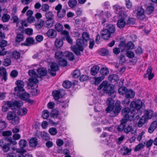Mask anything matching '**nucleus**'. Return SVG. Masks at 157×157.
Returning <instances> with one entry per match:
<instances>
[{
	"label": "nucleus",
	"instance_id": "f257e3e1",
	"mask_svg": "<svg viewBox=\"0 0 157 157\" xmlns=\"http://www.w3.org/2000/svg\"><path fill=\"white\" fill-rule=\"evenodd\" d=\"M82 38L84 40L81 39H78L76 40V46H72L71 47V50L77 55H80L81 51L83 50V46L85 45V41L86 42L90 38L89 34L86 32H84L82 34Z\"/></svg>",
	"mask_w": 157,
	"mask_h": 157
},
{
	"label": "nucleus",
	"instance_id": "f03ea898",
	"mask_svg": "<svg viewBox=\"0 0 157 157\" xmlns=\"http://www.w3.org/2000/svg\"><path fill=\"white\" fill-rule=\"evenodd\" d=\"M114 10V12L118 14V16L121 17V18L119 20L117 23V27L120 28L124 27L126 24L124 19L127 16L122 10V7L118 4H116L113 6Z\"/></svg>",
	"mask_w": 157,
	"mask_h": 157
},
{
	"label": "nucleus",
	"instance_id": "7ed1b4c3",
	"mask_svg": "<svg viewBox=\"0 0 157 157\" xmlns=\"http://www.w3.org/2000/svg\"><path fill=\"white\" fill-rule=\"evenodd\" d=\"M114 101L113 98H109L106 101V104L108 107L105 110L107 113H110L113 109V112L115 117L119 112L121 109V106L120 105L121 102L120 101H117L114 106Z\"/></svg>",
	"mask_w": 157,
	"mask_h": 157
},
{
	"label": "nucleus",
	"instance_id": "20e7f679",
	"mask_svg": "<svg viewBox=\"0 0 157 157\" xmlns=\"http://www.w3.org/2000/svg\"><path fill=\"white\" fill-rule=\"evenodd\" d=\"M63 25L60 23H57L55 25V29L58 32H60L63 35L62 38L66 40L69 44H73V40L70 36L69 32L66 30H63Z\"/></svg>",
	"mask_w": 157,
	"mask_h": 157
},
{
	"label": "nucleus",
	"instance_id": "39448f33",
	"mask_svg": "<svg viewBox=\"0 0 157 157\" xmlns=\"http://www.w3.org/2000/svg\"><path fill=\"white\" fill-rule=\"evenodd\" d=\"M4 105L2 106V110L3 112H6L9 108L13 110H16L20 107L23 105L21 101H15L14 102L10 101H4Z\"/></svg>",
	"mask_w": 157,
	"mask_h": 157
},
{
	"label": "nucleus",
	"instance_id": "423d86ee",
	"mask_svg": "<svg viewBox=\"0 0 157 157\" xmlns=\"http://www.w3.org/2000/svg\"><path fill=\"white\" fill-rule=\"evenodd\" d=\"M115 31V26L112 24H109L106 28L103 29L101 32V37L104 40H109L111 37V35Z\"/></svg>",
	"mask_w": 157,
	"mask_h": 157
},
{
	"label": "nucleus",
	"instance_id": "0eeeda50",
	"mask_svg": "<svg viewBox=\"0 0 157 157\" xmlns=\"http://www.w3.org/2000/svg\"><path fill=\"white\" fill-rule=\"evenodd\" d=\"M114 88L113 85L109 84L107 81H103L98 87V89L100 90L102 88L105 92L109 93L112 92Z\"/></svg>",
	"mask_w": 157,
	"mask_h": 157
},
{
	"label": "nucleus",
	"instance_id": "6e6552de",
	"mask_svg": "<svg viewBox=\"0 0 157 157\" xmlns=\"http://www.w3.org/2000/svg\"><path fill=\"white\" fill-rule=\"evenodd\" d=\"M8 137H6L0 140V146L2 151L4 152H7L10 150Z\"/></svg>",
	"mask_w": 157,
	"mask_h": 157
},
{
	"label": "nucleus",
	"instance_id": "1a4fd4ad",
	"mask_svg": "<svg viewBox=\"0 0 157 157\" xmlns=\"http://www.w3.org/2000/svg\"><path fill=\"white\" fill-rule=\"evenodd\" d=\"M29 74L32 78L29 79V85L32 86L33 84L36 85V84L38 83V80L36 78L38 76L33 70H29Z\"/></svg>",
	"mask_w": 157,
	"mask_h": 157
},
{
	"label": "nucleus",
	"instance_id": "9d476101",
	"mask_svg": "<svg viewBox=\"0 0 157 157\" xmlns=\"http://www.w3.org/2000/svg\"><path fill=\"white\" fill-rule=\"evenodd\" d=\"M18 144L20 148L17 149V152L19 153H24L26 152V150L24 148H25L27 145V141L25 140L22 139L19 141Z\"/></svg>",
	"mask_w": 157,
	"mask_h": 157
},
{
	"label": "nucleus",
	"instance_id": "9b49d317",
	"mask_svg": "<svg viewBox=\"0 0 157 157\" xmlns=\"http://www.w3.org/2000/svg\"><path fill=\"white\" fill-rule=\"evenodd\" d=\"M55 10L57 11V14L59 18H62L65 16L66 10L62 9V6L61 4L57 5L55 7Z\"/></svg>",
	"mask_w": 157,
	"mask_h": 157
},
{
	"label": "nucleus",
	"instance_id": "f8f14e48",
	"mask_svg": "<svg viewBox=\"0 0 157 157\" xmlns=\"http://www.w3.org/2000/svg\"><path fill=\"white\" fill-rule=\"evenodd\" d=\"M143 103L140 100H137L136 101H133L131 102L130 107L131 109L134 111L136 109L138 110L143 105Z\"/></svg>",
	"mask_w": 157,
	"mask_h": 157
},
{
	"label": "nucleus",
	"instance_id": "ddd939ff",
	"mask_svg": "<svg viewBox=\"0 0 157 157\" xmlns=\"http://www.w3.org/2000/svg\"><path fill=\"white\" fill-rule=\"evenodd\" d=\"M134 12L136 13V16L138 19L142 20L145 18L144 10L141 7H140L136 9L134 11Z\"/></svg>",
	"mask_w": 157,
	"mask_h": 157
},
{
	"label": "nucleus",
	"instance_id": "4468645a",
	"mask_svg": "<svg viewBox=\"0 0 157 157\" xmlns=\"http://www.w3.org/2000/svg\"><path fill=\"white\" fill-rule=\"evenodd\" d=\"M17 96L21 99L27 101L29 98V94L25 92V90L23 91H19L17 92Z\"/></svg>",
	"mask_w": 157,
	"mask_h": 157
},
{
	"label": "nucleus",
	"instance_id": "2eb2a0df",
	"mask_svg": "<svg viewBox=\"0 0 157 157\" xmlns=\"http://www.w3.org/2000/svg\"><path fill=\"white\" fill-rule=\"evenodd\" d=\"M17 86L14 88V91L17 92L19 91H23L24 89L23 87L24 86V82L22 80H17L15 83Z\"/></svg>",
	"mask_w": 157,
	"mask_h": 157
},
{
	"label": "nucleus",
	"instance_id": "dca6fc26",
	"mask_svg": "<svg viewBox=\"0 0 157 157\" xmlns=\"http://www.w3.org/2000/svg\"><path fill=\"white\" fill-rule=\"evenodd\" d=\"M65 94V92L63 90H55L52 92V95L55 99L58 100L62 97Z\"/></svg>",
	"mask_w": 157,
	"mask_h": 157
},
{
	"label": "nucleus",
	"instance_id": "f3484780",
	"mask_svg": "<svg viewBox=\"0 0 157 157\" xmlns=\"http://www.w3.org/2000/svg\"><path fill=\"white\" fill-rule=\"evenodd\" d=\"M58 65L54 63H52L50 66V68L48 70V72L50 74L55 76L56 75V71L59 69Z\"/></svg>",
	"mask_w": 157,
	"mask_h": 157
},
{
	"label": "nucleus",
	"instance_id": "a211bd4d",
	"mask_svg": "<svg viewBox=\"0 0 157 157\" xmlns=\"http://www.w3.org/2000/svg\"><path fill=\"white\" fill-rule=\"evenodd\" d=\"M7 42L5 40H3L0 42V56H4L7 54V52L4 51V47L7 45Z\"/></svg>",
	"mask_w": 157,
	"mask_h": 157
},
{
	"label": "nucleus",
	"instance_id": "6ab92c4d",
	"mask_svg": "<svg viewBox=\"0 0 157 157\" xmlns=\"http://www.w3.org/2000/svg\"><path fill=\"white\" fill-rule=\"evenodd\" d=\"M156 118L157 117V113L154 112L151 110H145L144 115L142 118Z\"/></svg>",
	"mask_w": 157,
	"mask_h": 157
},
{
	"label": "nucleus",
	"instance_id": "aec40b11",
	"mask_svg": "<svg viewBox=\"0 0 157 157\" xmlns=\"http://www.w3.org/2000/svg\"><path fill=\"white\" fill-rule=\"evenodd\" d=\"M122 114L124 116V118H129L131 117H133L134 116L131 115L130 113H132V112H130L129 109L128 108H125L122 110Z\"/></svg>",
	"mask_w": 157,
	"mask_h": 157
},
{
	"label": "nucleus",
	"instance_id": "412c9836",
	"mask_svg": "<svg viewBox=\"0 0 157 157\" xmlns=\"http://www.w3.org/2000/svg\"><path fill=\"white\" fill-rule=\"evenodd\" d=\"M46 34L48 37L53 38L56 37L57 33L55 29H50L47 32Z\"/></svg>",
	"mask_w": 157,
	"mask_h": 157
},
{
	"label": "nucleus",
	"instance_id": "4be33fe9",
	"mask_svg": "<svg viewBox=\"0 0 157 157\" xmlns=\"http://www.w3.org/2000/svg\"><path fill=\"white\" fill-rule=\"evenodd\" d=\"M156 125H157V121H155L152 122L148 128V132L150 133H152L154 130L156 129Z\"/></svg>",
	"mask_w": 157,
	"mask_h": 157
},
{
	"label": "nucleus",
	"instance_id": "5701e85b",
	"mask_svg": "<svg viewBox=\"0 0 157 157\" xmlns=\"http://www.w3.org/2000/svg\"><path fill=\"white\" fill-rule=\"evenodd\" d=\"M152 69L151 67H150L147 70V73L145 75V77H148L149 80L151 79L154 77V75L152 73Z\"/></svg>",
	"mask_w": 157,
	"mask_h": 157
},
{
	"label": "nucleus",
	"instance_id": "b1692460",
	"mask_svg": "<svg viewBox=\"0 0 157 157\" xmlns=\"http://www.w3.org/2000/svg\"><path fill=\"white\" fill-rule=\"evenodd\" d=\"M46 21L44 22V26L48 28L52 27L54 23V19H46Z\"/></svg>",
	"mask_w": 157,
	"mask_h": 157
},
{
	"label": "nucleus",
	"instance_id": "393cba45",
	"mask_svg": "<svg viewBox=\"0 0 157 157\" xmlns=\"http://www.w3.org/2000/svg\"><path fill=\"white\" fill-rule=\"evenodd\" d=\"M55 57L57 61H59L64 57L62 52L60 51H57L55 53Z\"/></svg>",
	"mask_w": 157,
	"mask_h": 157
},
{
	"label": "nucleus",
	"instance_id": "a878e982",
	"mask_svg": "<svg viewBox=\"0 0 157 157\" xmlns=\"http://www.w3.org/2000/svg\"><path fill=\"white\" fill-rule=\"evenodd\" d=\"M135 95V92L131 90H129L126 93L125 97L127 98H133Z\"/></svg>",
	"mask_w": 157,
	"mask_h": 157
},
{
	"label": "nucleus",
	"instance_id": "bb28decb",
	"mask_svg": "<svg viewBox=\"0 0 157 157\" xmlns=\"http://www.w3.org/2000/svg\"><path fill=\"white\" fill-rule=\"evenodd\" d=\"M132 150L131 149H129L126 147H124L121 149V153L123 155H125L130 152Z\"/></svg>",
	"mask_w": 157,
	"mask_h": 157
},
{
	"label": "nucleus",
	"instance_id": "cd10ccee",
	"mask_svg": "<svg viewBox=\"0 0 157 157\" xmlns=\"http://www.w3.org/2000/svg\"><path fill=\"white\" fill-rule=\"evenodd\" d=\"M38 144V140L36 138H32L29 141V145L31 147H36Z\"/></svg>",
	"mask_w": 157,
	"mask_h": 157
},
{
	"label": "nucleus",
	"instance_id": "c85d7f7f",
	"mask_svg": "<svg viewBox=\"0 0 157 157\" xmlns=\"http://www.w3.org/2000/svg\"><path fill=\"white\" fill-rule=\"evenodd\" d=\"M63 40L60 39H56L55 42V45L57 48H60L63 44Z\"/></svg>",
	"mask_w": 157,
	"mask_h": 157
},
{
	"label": "nucleus",
	"instance_id": "c756f323",
	"mask_svg": "<svg viewBox=\"0 0 157 157\" xmlns=\"http://www.w3.org/2000/svg\"><path fill=\"white\" fill-rule=\"evenodd\" d=\"M45 16L46 19H54V15L51 11H49L46 12Z\"/></svg>",
	"mask_w": 157,
	"mask_h": 157
},
{
	"label": "nucleus",
	"instance_id": "7c9ffc66",
	"mask_svg": "<svg viewBox=\"0 0 157 157\" xmlns=\"http://www.w3.org/2000/svg\"><path fill=\"white\" fill-rule=\"evenodd\" d=\"M77 2L76 0H69L68 2V6L71 8L75 7L77 5Z\"/></svg>",
	"mask_w": 157,
	"mask_h": 157
},
{
	"label": "nucleus",
	"instance_id": "2f4dec72",
	"mask_svg": "<svg viewBox=\"0 0 157 157\" xmlns=\"http://www.w3.org/2000/svg\"><path fill=\"white\" fill-rule=\"evenodd\" d=\"M38 74L41 76L45 75L47 73V71L44 68H40L37 70Z\"/></svg>",
	"mask_w": 157,
	"mask_h": 157
},
{
	"label": "nucleus",
	"instance_id": "473e14b6",
	"mask_svg": "<svg viewBox=\"0 0 157 157\" xmlns=\"http://www.w3.org/2000/svg\"><path fill=\"white\" fill-rule=\"evenodd\" d=\"M44 21L43 20H40L37 23H36L35 26L37 30L40 29L43 25H44Z\"/></svg>",
	"mask_w": 157,
	"mask_h": 157
},
{
	"label": "nucleus",
	"instance_id": "72a5a7b5",
	"mask_svg": "<svg viewBox=\"0 0 157 157\" xmlns=\"http://www.w3.org/2000/svg\"><path fill=\"white\" fill-rule=\"evenodd\" d=\"M27 111L28 110L26 108H22L18 111L17 113L19 115L22 116L26 114Z\"/></svg>",
	"mask_w": 157,
	"mask_h": 157
},
{
	"label": "nucleus",
	"instance_id": "f704fd0d",
	"mask_svg": "<svg viewBox=\"0 0 157 157\" xmlns=\"http://www.w3.org/2000/svg\"><path fill=\"white\" fill-rule=\"evenodd\" d=\"M64 55L69 60H72L74 59V55L71 52L67 51L65 52Z\"/></svg>",
	"mask_w": 157,
	"mask_h": 157
},
{
	"label": "nucleus",
	"instance_id": "c9c22d12",
	"mask_svg": "<svg viewBox=\"0 0 157 157\" xmlns=\"http://www.w3.org/2000/svg\"><path fill=\"white\" fill-rule=\"evenodd\" d=\"M28 86L29 87H30L32 89V90L31 91V93H32V94L33 95H36L38 94V91L36 89H35L34 88V86H35V87H37L36 84V85L34 84H32V86H30L29 85H28Z\"/></svg>",
	"mask_w": 157,
	"mask_h": 157
},
{
	"label": "nucleus",
	"instance_id": "e433bc0d",
	"mask_svg": "<svg viewBox=\"0 0 157 157\" xmlns=\"http://www.w3.org/2000/svg\"><path fill=\"white\" fill-rule=\"evenodd\" d=\"M99 69V66H94L91 69V72L92 75H96Z\"/></svg>",
	"mask_w": 157,
	"mask_h": 157
},
{
	"label": "nucleus",
	"instance_id": "4c0bfd02",
	"mask_svg": "<svg viewBox=\"0 0 157 157\" xmlns=\"http://www.w3.org/2000/svg\"><path fill=\"white\" fill-rule=\"evenodd\" d=\"M147 118H140L138 122L137 123V126L139 127H142L143 124L147 121Z\"/></svg>",
	"mask_w": 157,
	"mask_h": 157
},
{
	"label": "nucleus",
	"instance_id": "58836bf2",
	"mask_svg": "<svg viewBox=\"0 0 157 157\" xmlns=\"http://www.w3.org/2000/svg\"><path fill=\"white\" fill-rule=\"evenodd\" d=\"M101 74L102 76H104L107 75L109 74V71L108 69L106 67L102 68L100 71Z\"/></svg>",
	"mask_w": 157,
	"mask_h": 157
},
{
	"label": "nucleus",
	"instance_id": "ea45409f",
	"mask_svg": "<svg viewBox=\"0 0 157 157\" xmlns=\"http://www.w3.org/2000/svg\"><path fill=\"white\" fill-rule=\"evenodd\" d=\"M11 54L12 56V57L15 59H18L20 57V54L17 51H14L11 53H10V56H11Z\"/></svg>",
	"mask_w": 157,
	"mask_h": 157
},
{
	"label": "nucleus",
	"instance_id": "a19ab883",
	"mask_svg": "<svg viewBox=\"0 0 157 157\" xmlns=\"http://www.w3.org/2000/svg\"><path fill=\"white\" fill-rule=\"evenodd\" d=\"M10 18V15L7 14H4L2 17V20L3 22H8Z\"/></svg>",
	"mask_w": 157,
	"mask_h": 157
},
{
	"label": "nucleus",
	"instance_id": "79ce46f5",
	"mask_svg": "<svg viewBox=\"0 0 157 157\" xmlns=\"http://www.w3.org/2000/svg\"><path fill=\"white\" fill-rule=\"evenodd\" d=\"M50 9L49 6L47 4H43L41 7V10L43 12H47Z\"/></svg>",
	"mask_w": 157,
	"mask_h": 157
},
{
	"label": "nucleus",
	"instance_id": "37998d69",
	"mask_svg": "<svg viewBox=\"0 0 157 157\" xmlns=\"http://www.w3.org/2000/svg\"><path fill=\"white\" fill-rule=\"evenodd\" d=\"M118 79V77L117 75H110L109 77V80L112 82L117 81Z\"/></svg>",
	"mask_w": 157,
	"mask_h": 157
},
{
	"label": "nucleus",
	"instance_id": "c03bdc74",
	"mask_svg": "<svg viewBox=\"0 0 157 157\" xmlns=\"http://www.w3.org/2000/svg\"><path fill=\"white\" fill-rule=\"evenodd\" d=\"M10 121V122L12 124L15 125L17 124L19 122V118H8Z\"/></svg>",
	"mask_w": 157,
	"mask_h": 157
},
{
	"label": "nucleus",
	"instance_id": "a18cd8bd",
	"mask_svg": "<svg viewBox=\"0 0 157 157\" xmlns=\"http://www.w3.org/2000/svg\"><path fill=\"white\" fill-rule=\"evenodd\" d=\"M127 90L126 88L124 87H120L118 90V92L119 94L121 95L125 94L127 91Z\"/></svg>",
	"mask_w": 157,
	"mask_h": 157
},
{
	"label": "nucleus",
	"instance_id": "49530a36",
	"mask_svg": "<svg viewBox=\"0 0 157 157\" xmlns=\"http://www.w3.org/2000/svg\"><path fill=\"white\" fill-rule=\"evenodd\" d=\"M59 114L58 111L56 109H53L51 113V116L53 117H57Z\"/></svg>",
	"mask_w": 157,
	"mask_h": 157
},
{
	"label": "nucleus",
	"instance_id": "de8ad7c7",
	"mask_svg": "<svg viewBox=\"0 0 157 157\" xmlns=\"http://www.w3.org/2000/svg\"><path fill=\"white\" fill-rule=\"evenodd\" d=\"M126 56L129 58L132 59L135 56V54L132 51H126Z\"/></svg>",
	"mask_w": 157,
	"mask_h": 157
},
{
	"label": "nucleus",
	"instance_id": "09e8293b",
	"mask_svg": "<svg viewBox=\"0 0 157 157\" xmlns=\"http://www.w3.org/2000/svg\"><path fill=\"white\" fill-rule=\"evenodd\" d=\"M11 63V61L10 59H6L3 62V65L7 67L10 65Z\"/></svg>",
	"mask_w": 157,
	"mask_h": 157
},
{
	"label": "nucleus",
	"instance_id": "8fccbe9b",
	"mask_svg": "<svg viewBox=\"0 0 157 157\" xmlns=\"http://www.w3.org/2000/svg\"><path fill=\"white\" fill-rule=\"evenodd\" d=\"M24 32L27 35L31 36L33 34V30L31 28H28L25 29Z\"/></svg>",
	"mask_w": 157,
	"mask_h": 157
},
{
	"label": "nucleus",
	"instance_id": "3c124183",
	"mask_svg": "<svg viewBox=\"0 0 157 157\" xmlns=\"http://www.w3.org/2000/svg\"><path fill=\"white\" fill-rule=\"evenodd\" d=\"M24 39L23 36L21 34H18L17 35L16 37V41L19 42L22 41Z\"/></svg>",
	"mask_w": 157,
	"mask_h": 157
},
{
	"label": "nucleus",
	"instance_id": "603ef678",
	"mask_svg": "<svg viewBox=\"0 0 157 157\" xmlns=\"http://www.w3.org/2000/svg\"><path fill=\"white\" fill-rule=\"evenodd\" d=\"M50 116V113L47 110L43 111L42 113V118H48Z\"/></svg>",
	"mask_w": 157,
	"mask_h": 157
},
{
	"label": "nucleus",
	"instance_id": "864d4df0",
	"mask_svg": "<svg viewBox=\"0 0 157 157\" xmlns=\"http://www.w3.org/2000/svg\"><path fill=\"white\" fill-rule=\"evenodd\" d=\"M63 85L64 88H69L71 86V83L70 82L68 81H66L63 82Z\"/></svg>",
	"mask_w": 157,
	"mask_h": 157
},
{
	"label": "nucleus",
	"instance_id": "5fc2aeb1",
	"mask_svg": "<svg viewBox=\"0 0 157 157\" xmlns=\"http://www.w3.org/2000/svg\"><path fill=\"white\" fill-rule=\"evenodd\" d=\"M41 138L43 140L45 141L48 140L49 139V137L48 136L47 133L44 132H43L41 136Z\"/></svg>",
	"mask_w": 157,
	"mask_h": 157
},
{
	"label": "nucleus",
	"instance_id": "6e6d98bb",
	"mask_svg": "<svg viewBox=\"0 0 157 157\" xmlns=\"http://www.w3.org/2000/svg\"><path fill=\"white\" fill-rule=\"evenodd\" d=\"M104 78V76H101L99 77L95 78L94 83L96 84H99Z\"/></svg>",
	"mask_w": 157,
	"mask_h": 157
},
{
	"label": "nucleus",
	"instance_id": "4d7b16f0",
	"mask_svg": "<svg viewBox=\"0 0 157 157\" xmlns=\"http://www.w3.org/2000/svg\"><path fill=\"white\" fill-rule=\"evenodd\" d=\"M154 10V7L151 6H148L146 8V12L147 14H150L153 12Z\"/></svg>",
	"mask_w": 157,
	"mask_h": 157
},
{
	"label": "nucleus",
	"instance_id": "13d9d810",
	"mask_svg": "<svg viewBox=\"0 0 157 157\" xmlns=\"http://www.w3.org/2000/svg\"><path fill=\"white\" fill-rule=\"evenodd\" d=\"M58 61L59 64L62 66H66L67 64V61L63 58L60 59Z\"/></svg>",
	"mask_w": 157,
	"mask_h": 157
},
{
	"label": "nucleus",
	"instance_id": "bf43d9fd",
	"mask_svg": "<svg viewBox=\"0 0 157 157\" xmlns=\"http://www.w3.org/2000/svg\"><path fill=\"white\" fill-rule=\"evenodd\" d=\"M49 132L51 135H55L57 133V130L55 128H51L49 129Z\"/></svg>",
	"mask_w": 157,
	"mask_h": 157
},
{
	"label": "nucleus",
	"instance_id": "052dcab7",
	"mask_svg": "<svg viewBox=\"0 0 157 157\" xmlns=\"http://www.w3.org/2000/svg\"><path fill=\"white\" fill-rule=\"evenodd\" d=\"M80 75V71L78 70H76L74 71L73 73V76L75 78L79 77Z\"/></svg>",
	"mask_w": 157,
	"mask_h": 157
},
{
	"label": "nucleus",
	"instance_id": "680f3d73",
	"mask_svg": "<svg viewBox=\"0 0 157 157\" xmlns=\"http://www.w3.org/2000/svg\"><path fill=\"white\" fill-rule=\"evenodd\" d=\"M144 147V145L142 143L139 144L134 149L135 151H138L140 149L143 148Z\"/></svg>",
	"mask_w": 157,
	"mask_h": 157
},
{
	"label": "nucleus",
	"instance_id": "e2e57ef3",
	"mask_svg": "<svg viewBox=\"0 0 157 157\" xmlns=\"http://www.w3.org/2000/svg\"><path fill=\"white\" fill-rule=\"evenodd\" d=\"M6 123L4 121H2V120L0 121V129H3L6 127Z\"/></svg>",
	"mask_w": 157,
	"mask_h": 157
},
{
	"label": "nucleus",
	"instance_id": "0e129e2a",
	"mask_svg": "<svg viewBox=\"0 0 157 157\" xmlns=\"http://www.w3.org/2000/svg\"><path fill=\"white\" fill-rule=\"evenodd\" d=\"M135 22V20L134 18H130L127 21V24L128 25H131L133 24Z\"/></svg>",
	"mask_w": 157,
	"mask_h": 157
},
{
	"label": "nucleus",
	"instance_id": "69168bd1",
	"mask_svg": "<svg viewBox=\"0 0 157 157\" xmlns=\"http://www.w3.org/2000/svg\"><path fill=\"white\" fill-rule=\"evenodd\" d=\"M125 5L126 7L128 9L131 8L132 7V5L130 0H125Z\"/></svg>",
	"mask_w": 157,
	"mask_h": 157
},
{
	"label": "nucleus",
	"instance_id": "338daca9",
	"mask_svg": "<svg viewBox=\"0 0 157 157\" xmlns=\"http://www.w3.org/2000/svg\"><path fill=\"white\" fill-rule=\"evenodd\" d=\"M56 144L58 146L60 147L63 144V142L62 140L60 139H58L56 141Z\"/></svg>",
	"mask_w": 157,
	"mask_h": 157
},
{
	"label": "nucleus",
	"instance_id": "774afa93",
	"mask_svg": "<svg viewBox=\"0 0 157 157\" xmlns=\"http://www.w3.org/2000/svg\"><path fill=\"white\" fill-rule=\"evenodd\" d=\"M134 45L132 42H128L127 45V47L128 49H132L134 47Z\"/></svg>",
	"mask_w": 157,
	"mask_h": 157
}]
</instances>
